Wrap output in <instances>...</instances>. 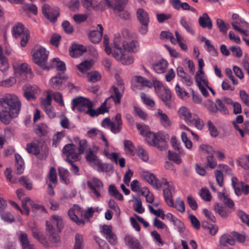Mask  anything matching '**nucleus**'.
I'll list each match as a JSON object with an SVG mask.
<instances>
[{
    "instance_id": "nucleus-1",
    "label": "nucleus",
    "mask_w": 249,
    "mask_h": 249,
    "mask_svg": "<svg viewBox=\"0 0 249 249\" xmlns=\"http://www.w3.org/2000/svg\"><path fill=\"white\" fill-rule=\"evenodd\" d=\"M21 103L14 94H7L0 98V121L5 124H9L13 118L18 116Z\"/></svg>"
},
{
    "instance_id": "nucleus-2",
    "label": "nucleus",
    "mask_w": 249,
    "mask_h": 249,
    "mask_svg": "<svg viewBox=\"0 0 249 249\" xmlns=\"http://www.w3.org/2000/svg\"><path fill=\"white\" fill-rule=\"evenodd\" d=\"M33 60L35 63L43 69L50 70L52 66H47L48 52L42 47L35 48L32 52Z\"/></svg>"
},
{
    "instance_id": "nucleus-3",
    "label": "nucleus",
    "mask_w": 249,
    "mask_h": 249,
    "mask_svg": "<svg viewBox=\"0 0 249 249\" xmlns=\"http://www.w3.org/2000/svg\"><path fill=\"white\" fill-rule=\"evenodd\" d=\"M155 88L158 96L164 102L165 105L168 108H171L172 103L170 101L171 98L170 90L160 82H158L155 86Z\"/></svg>"
},
{
    "instance_id": "nucleus-4",
    "label": "nucleus",
    "mask_w": 249,
    "mask_h": 249,
    "mask_svg": "<svg viewBox=\"0 0 249 249\" xmlns=\"http://www.w3.org/2000/svg\"><path fill=\"white\" fill-rule=\"evenodd\" d=\"M137 18L141 24L139 28L140 32L144 35L148 30V25L150 22V18L148 13L142 8H139L136 12Z\"/></svg>"
},
{
    "instance_id": "nucleus-5",
    "label": "nucleus",
    "mask_w": 249,
    "mask_h": 249,
    "mask_svg": "<svg viewBox=\"0 0 249 249\" xmlns=\"http://www.w3.org/2000/svg\"><path fill=\"white\" fill-rule=\"evenodd\" d=\"M92 102L87 98L78 96L72 100V109L79 112H85L87 107H91Z\"/></svg>"
},
{
    "instance_id": "nucleus-6",
    "label": "nucleus",
    "mask_w": 249,
    "mask_h": 249,
    "mask_svg": "<svg viewBox=\"0 0 249 249\" xmlns=\"http://www.w3.org/2000/svg\"><path fill=\"white\" fill-rule=\"evenodd\" d=\"M29 205L32 208V211L36 212L38 209H41V212L46 213L47 212L44 206L35 203L29 197H25L22 201V207L25 212H22V214L28 215L30 213V209L28 207Z\"/></svg>"
},
{
    "instance_id": "nucleus-7",
    "label": "nucleus",
    "mask_w": 249,
    "mask_h": 249,
    "mask_svg": "<svg viewBox=\"0 0 249 249\" xmlns=\"http://www.w3.org/2000/svg\"><path fill=\"white\" fill-rule=\"evenodd\" d=\"M87 185L90 190V193L96 197L99 198L101 196V193L104 189L103 183L97 178H92L91 181L87 182Z\"/></svg>"
},
{
    "instance_id": "nucleus-8",
    "label": "nucleus",
    "mask_w": 249,
    "mask_h": 249,
    "mask_svg": "<svg viewBox=\"0 0 249 249\" xmlns=\"http://www.w3.org/2000/svg\"><path fill=\"white\" fill-rule=\"evenodd\" d=\"M42 12L44 17L51 22H55L59 15V9L57 7H51L45 4L42 7Z\"/></svg>"
},
{
    "instance_id": "nucleus-9",
    "label": "nucleus",
    "mask_w": 249,
    "mask_h": 249,
    "mask_svg": "<svg viewBox=\"0 0 249 249\" xmlns=\"http://www.w3.org/2000/svg\"><path fill=\"white\" fill-rule=\"evenodd\" d=\"M23 96L28 100H34L40 93V89L36 85L26 84L23 87Z\"/></svg>"
},
{
    "instance_id": "nucleus-10",
    "label": "nucleus",
    "mask_w": 249,
    "mask_h": 249,
    "mask_svg": "<svg viewBox=\"0 0 249 249\" xmlns=\"http://www.w3.org/2000/svg\"><path fill=\"white\" fill-rule=\"evenodd\" d=\"M82 214L83 211L81 208L77 205H73L68 211V215L71 220L79 226H83L85 224L83 219L78 218V215Z\"/></svg>"
},
{
    "instance_id": "nucleus-11",
    "label": "nucleus",
    "mask_w": 249,
    "mask_h": 249,
    "mask_svg": "<svg viewBox=\"0 0 249 249\" xmlns=\"http://www.w3.org/2000/svg\"><path fill=\"white\" fill-rule=\"evenodd\" d=\"M17 76H20L21 79L29 80L33 77L31 69L27 64L23 63L19 65L16 72Z\"/></svg>"
},
{
    "instance_id": "nucleus-12",
    "label": "nucleus",
    "mask_w": 249,
    "mask_h": 249,
    "mask_svg": "<svg viewBox=\"0 0 249 249\" xmlns=\"http://www.w3.org/2000/svg\"><path fill=\"white\" fill-rule=\"evenodd\" d=\"M61 230L56 229L52 226L48 225L46 229V235L49 241L53 244L57 243L60 241V237L59 233Z\"/></svg>"
},
{
    "instance_id": "nucleus-13",
    "label": "nucleus",
    "mask_w": 249,
    "mask_h": 249,
    "mask_svg": "<svg viewBox=\"0 0 249 249\" xmlns=\"http://www.w3.org/2000/svg\"><path fill=\"white\" fill-rule=\"evenodd\" d=\"M107 1V5L109 7L112 8L115 13L123 20H129L130 18V14L127 11L124 10L125 4L118 5L113 6L111 3Z\"/></svg>"
},
{
    "instance_id": "nucleus-14",
    "label": "nucleus",
    "mask_w": 249,
    "mask_h": 249,
    "mask_svg": "<svg viewBox=\"0 0 249 249\" xmlns=\"http://www.w3.org/2000/svg\"><path fill=\"white\" fill-rule=\"evenodd\" d=\"M125 51L121 53L114 51L112 52V56L117 60L120 61L123 64L128 65L131 64L134 62L133 57L131 55H127Z\"/></svg>"
},
{
    "instance_id": "nucleus-15",
    "label": "nucleus",
    "mask_w": 249,
    "mask_h": 249,
    "mask_svg": "<svg viewBox=\"0 0 249 249\" xmlns=\"http://www.w3.org/2000/svg\"><path fill=\"white\" fill-rule=\"evenodd\" d=\"M18 238L21 246L22 249H36L35 246L29 240L26 233L19 231Z\"/></svg>"
},
{
    "instance_id": "nucleus-16",
    "label": "nucleus",
    "mask_w": 249,
    "mask_h": 249,
    "mask_svg": "<svg viewBox=\"0 0 249 249\" xmlns=\"http://www.w3.org/2000/svg\"><path fill=\"white\" fill-rule=\"evenodd\" d=\"M113 51L118 52L119 53H121L124 51H125L126 49V45H127V43L126 42L123 38L121 37L120 35H115L113 40Z\"/></svg>"
},
{
    "instance_id": "nucleus-17",
    "label": "nucleus",
    "mask_w": 249,
    "mask_h": 249,
    "mask_svg": "<svg viewBox=\"0 0 249 249\" xmlns=\"http://www.w3.org/2000/svg\"><path fill=\"white\" fill-rule=\"evenodd\" d=\"M63 153L67 156L66 159H71L74 161L78 160V154L75 151V145L73 144H68L63 148Z\"/></svg>"
},
{
    "instance_id": "nucleus-18",
    "label": "nucleus",
    "mask_w": 249,
    "mask_h": 249,
    "mask_svg": "<svg viewBox=\"0 0 249 249\" xmlns=\"http://www.w3.org/2000/svg\"><path fill=\"white\" fill-rule=\"evenodd\" d=\"M87 51V48L83 45L74 44L70 48V55L72 57H78Z\"/></svg>"
},
{
    "instance_id": "nucleus-19",
    "label": "nucleus",
    "mask_w": 249,
    "mask_h": 249,
    "mask_svg": "<svg viewBox=\"0 0 249 249\" xmlns=\"http://www.w3.org/2000/svg\"><path fill=\"white\" fill-rule=\"evenodd\" d=\"M149 144L157 147L160 150H162L167 146L166 142L164 138L158 134H155V138L152 139V142Z\"/></svg>"
},
{
    "instance_id": "nucleus-20",
    "label": "nucleus",
    "mask_w": 249,
    "mask_h": 249,
    "mask_svg": "<svg viewBox=\"0 0 249 249\" xmlns=\"http://www.w3.org/2000/svg\"><path fill=\"white\" fill-rule=\"evenodd\" d=\"M97 27L99 31L93 30L90 31L88 35L90 40L93 43L96 44L100 42L103 32V27L101 24H98Z\"/></svg>"
},
{
    "instance_id": "nucleus-21",
    "label": "nucleus",
    "mask_w": 249,
    "mask_h": 249,
    "mask_svg": "<svg viewBox=\"0 0 249 249\" xmlns=\"http://www.w3.org/2000/svg\"><path fill=\"white\" fill-rule=\"evenodd\" d=\"M62 218L61 216L57 215H53L50 219L46 221V228L48 225H51L53 228H55L56 229L61 230L63 226Z\"/></svg>"
},
{
    "instance_id": "nucleus-22",
    "label": "nucleus",
    "mask_w": 249,
    "mask_h": 249,
    "mask_svg": "<svg viewBox=\"0 0 249 249\" xmlns=\"http://www.w3.org/2000/svg\"><path fill=\"white\" fill-rule=\"evenodd\" d=\"M174 185H170L163 190V196L165 202L169 207H174L172 193L174 192Z\"/></svg>"
},
{
    "instance_id": "nucleus-23",
    "label": "nucleus",
    "mask_w": 249,
    "mask_h": 249,
    "mask_svg": "<svg viewBox=\"0 0 249 249\" xmlns=\"http://www.w3.org/2000/svg\"><path fill=\"white\" fill-rule=\"evenodd\" d=\"M32 236L34 238L37 240L44 247H49V242L47 241L45 237L40 232V230L36 228H32L31 229Z\"/></svg>"
},
{
    "instance_id": "nucleus-24",
    "label": "nucleus",
    "mask_w": 249,
    "mask_h": 249,
    "mask_svg": "<svg viewBox=\"0 0 249 249\" xmlns=\"http://www.w3.org/2000/svg\"><path fill=\"white\" fill-rule=\"evenodd\" d=\"M111 89H113V92L107 99L109 101L112 99L116 105L120 104L124 90H121L119 88H116L115 86H112Z\"/></svg>"
},
{
    "instance_id": "nucleus-25",
    "label": "nucleus",
    "mask_w": 249,
    "mask_h": 249,
    "mask_svg": "<svg viewBox=\"0 0 249 249\" xmlns=\"http://www.w3.org/2000/svg\"><path fill=\"white\" fill-rule=\"evenodd\" d=\"M143 176L145 180L154 188L157 190H160L161 188V183L159 182L153 174L146 172L143 174Z\"/></svg>"
},
{
    "instance_id": "nucleus-26",
    "label": "nucleus",
    "mask_w": 249,
    "mask_h": 249,
    "mask_svg": "<svg viewBox=\"0 0 249 249\" xmlns=\"http://www.w3.org/2000/svg\"><path fill=\"white\" fill-rule=\"evenodd\" d=\"M179 118L183 120L187 124L192 123L191 120L192 118V114L190 110L185 107H181L178 110Z\"/></svg>"
},
{
    "instance_id": "nucleus-27",
    "label": "nucleus",
    "mask_w": 249,
    "mask_h": 249,
    "mask_svg": "<svg viewBox=\"0 0 249 249\" xmlns=\"http://www.w3.org/2000/svg\"><path fill=\"white\" fill-rule=\"evenodd\" d=\"M198 23L199 25L203 28H208L211 30L213 28L212 21L206 13H203L199 17Z\"/></svg>"
},
{
    "instance_id": "nucleus-28",
    "label": "nucleus",
    "mask_w": 249,
    "mask_h": 249,
    "mask_svg": "<svg viewBox=\"0 0 249 249\" xmlns=\"http://www.w3.org/2000/svg\"><path fill=\"white\" fill-rule=\"evenodd\" d=\"M124 242L125 244L131 249H141L139 241L131 235H126L124 237Z\"/></svg>"
},
{
    "instance_id": "nucleus-29",
    "label": "nucleus",
    "mask_w": 249,
    "mask_h": 249,
    "mask_svg": "<svg viewBox=\"0 0 249 249\" xmlns=\"http://www.w3.org/2000/svg\"><path fill=\"white\" fill-rule=\"evenodd\" d=\"M168 62L164 59H161L153 64V68L158 73L165 72L168 67Z\"/></svg>"
},
{
    "instance_id": "nucleus-30",
    "label": "nucleus",
    "mask_w": 249,
    "mask_h": 249,
    "mask_svg": "<svg viewBox=\"0 0 249 249\" xmlns=\"http://www.w3.org/2000/svg\"><path fill=\"white\" fill-rule=\"evenodd\" d=\"M156 116L159 118L160 123L164 127L168 128L171 125V122L169 118L161 109H158Z\"/></svg>"
},
{
    "instance_id": "nucleus-31",
    "label": "nucleus",
    "mask_w": 249,
    "mask_h": 249,
    "mask_svg": "<svg viewBox=\"0 0 249 249\" xmlns=\"http://www.w3.org/2000/svg\"><path fill=\"white\" fill-rule=\"evenodd\" d=\"M214 210L223 218H227L230 214L231 211L219 203H216L214 205Z\"/></svg>"
},
{
    "instance_id": "nucleus-32",
    "label": "nucleus",
    "mask_w": 249,
    "mask_h": 249,
    "mask_svg": "<svg viewBox=\"0 0 249 249\" xmlns=\"http://www.w3.org/2000/svg\"><path fill=\"white\" fill-rule=\"evenodd\" d=\"M86 159L89 163L91 166L94 167H96L97 165H99V163L100 161L98 157L94 154L90 149H89V151L87 153Z\"/></svg>"
},
{
    "instance_id": "nucleus-33",
    "label": "nucleus",
    "mask_w": 249,
    "mask_h": 249,
    "mask_svg": "<svg viewBox=\"0 0 249 249\" xmlns=\"http://www.w3.org/2000/svg\"><path fill=\"white\" fill-rule=\"evenodd\" d=\"M218 197L229 209H232L233 210H234V203L228 196L225 195L223 193L218 192Z\"/></svg>"
},
{
    "instance_id": "nucleus-34",
    "label": "nucleus",
    "mask_w": 249,
    "mask_h": 249,
    "mask_svg": "<svg viewBox=\"0 0 249 249\" xmlns=\"http://www.w3.org/2000/svg\"><path fill=\"white\" fill-rule=\"evenodd\" d=\"M171 3L174 9L179 10L182 9L184 10H189L190 6L187 2H181L180 0H171Z\"/></svg>"
},
{
    "instance_id": "nucleus-35",
    "label": "nucleus",
    "mask_w": 249,
    "mask_h": 249,
    "mask_svg": "<svg viewBox=\"0 0 249 249\" xmlns=\"http://www.w3.org/2000/svg\"><path fill=\"white\" fill-rule=\"evenodd\" d=\"M94 64L92 60H86L81 62L77 67L78 70L82 73H85L89 71Z\"/></svg>"
},
{
    "instance_id": "nucleus-36",
    "label": "nucleus",
    "mask_w": 249,
    "mask_h": 249,
    "mask_svg": "<svg viewBox=\"0 0 249 249\" xmlns=\"http://www.w3.org/2000/svg\"><path fill=\"white\" fill-rule=\"evenodd\" d=\"M74 142L78 144V154H83L86 149L87 148L88 143L86 140H80L79 138L77 137L74 139Z\"/></svg>"
},
{
    "instance_id": "nucleus-37",
    "label": "nucleus",
    "mask_w": 249,
    "mask_h": 249,
    "mask_svg": "<svg viewBox=\"0 0 249 249\" xmlns=\"http://www.w3.org/2000/svg\"><path fill=\"white\" fill-rule=\"evenodd\" d=\"M9 68V64L7 58L3 55L2 49L0 46V70L4 72Z\"/></svg>"
},
{
    "instance_id": "nucleus-38",
    "label": "nucleus",
    "mask_w": 249,
    "mask_h": 249,
    "mask_svg": "<svg viewBox=\"0 0 249 249\" xmlns=\"http://www.w3.org/2000/svg\"><path fill=\"white\" fill-rule=\"evenodd\" d=\"M204 106L208 110L213 114L217 113V104L210 100H207L204 103Z\"/></svg>"
},
{
    "instance_id": "nucleus-39",
    "label": "nucleus",
    "mask_w": 249,
    "mask_h": 249,
    "mask_svg": "<svg viewBox=\"0 0 249 249\" xmlns=\"http://www.w3.org/2000/svg\"><path fill=\"white\" fill-rule=\"evenodd\" d=\"M84 248L83 235L79 233L76 234L75 236V243L73 249H84Z\"/></svg>"
},
{
    "instance_id": "nucleus-40",
    "label": "nucleus",
    "mask_w": 249,
    "mask_h": 249,
    "mask_svg": "<svg viewBox=\"0 0 249 249\" xmlns=\"http://www.w3.org/2000/svg\"><path fill=\"white\" fill-rule=\"evenodd\" d=\"M13 35L15 37L17 38L24 34L25 32L24 26L22 24L18 23L13 27Z\"/></svg>"
},
{
    "instance_id": "nucleus-41",
    "label": "nucleus",
    "mask_w": 249,
    "mask_h": 249,
    "mask_svg": "<svg viewBox=\"0 0 249 249\" xmlns=\"http://www.w3.org/2000/svg\"><path fill=\"white\" fill-rule=\"evenodd\" d=\"M235 243V240L232 238V236H228L224 235L220 239V245L223 247L227 246L228 244L232 246Z\"/></svg>"
},
{
    "instance_id": "nucleus-42",
    "label": "nucleus",
    "mask_w": 249,
    "mask_h": 249,
    "mask_svg": "<svg viewBox=\"0 0 249 249\" xmlns=\"http://www.w3.org/2000/svg\"><path fill=\"white\" fill-rule=\"evenodd\" d=\"M216 23L219 31L223 34H226L230 27L229 24L226 23L223 19L220 18L216 19Z\"/></svg>"
},
{
    "instance_id": "nucleus-43",
    "label": "nucleus",
    "mask_w": 249,
    "mask_h": 249,
    "mask_svg": "<svg viewBox=\"0 0 249 249\" xmlns=\"http://www.w3.org/2000/svg\"><path fill=\"white\" fill-rule=\"evenodd\" d=\"M109 194L119 200H123V196L113 185H110L108 188Z\"/></svg>"
},
{
    "instance_id": "nucleus-44",
    "label": "nucleus",
    "mask_w": 249,
    "mask_h": 249,
    "mask_svg": "<svg viewBox=\"0 0 249 249\" xmlns=\"http://www.w3.org/2000/svg\"><path fill=\"white\" fill-rule=\"evenodd\" d=\"M192 123H189V125H195L198 129L201 130L204 126V122L198 117H194L191 120Z\"/></svg>"
},
{
    "instance_id": "nucleus-45",
    "label": "nucleus",
    "mask_w": 249,
    "mask_h": 249,
    "mask_svg": "<svg viewBox=\"0 0 249 249\" xmlns=\"http://www.w3.org/2000/svg\"><path fill=\"white\" fill-rule=\"evenodd\" d=\"M215 102L217 106V112L219 111L223 115H227L229 114V110L227 107L225 106L223 101L220 99H216Z\"/></svg>"
},
{
    "instance_id": "nucleus-46",
    "label": "nucleus",
    "mask_w": 249,
    "mask_h": 249,
    "mask_svg": "<svg viewBox=\"0 0 249 249\" xmlns=\"http://www.w3.org/2000/svg\"><path fill=\"white\" fill-rule=\"evenodd\" d=\"M133 198L136 201L134 208V210L139 213H142L144 212V209L142 207V202L140 198L133 196Z\"/></svg>"
},
{
    "instance_id": "nucleus-47",
    "label": "nucleus",
    "mask_w": 249,
    "mask_h": 249,
    "mask_svg": "<svg viewBox=\"0 0 249 249\" xmlns=\"http://www.w3.org/2000/svg\"><path fill=\"white\" fill-rule=\"evenodd\" d=\"M87 76L88 81L91 82H96L101 78V74L97 71L89 72Z\"/></svg>"
},
{
    "instance_id": "nucleus-48",
    "label": "nucleus",
    "mask_w": 249,
    "mask_h": 249,
    "mask_svg": "<svg viewBox=\"0 0 249 249\" xmlns=\"http://www.w3.org/2000/svg\"><path fill=\"white\" fill-rule=\"evenodd\" d=\"M124 149L126 153L128 155H133L135 149L133 142L129 140L124 141Z\"/></svg>"
},
{
    "instance_id": "nucleus-49",
    "label": "nucleus",
    "mask_w": 249,
    "mask_h": 249,
    "mask_svg": "<svg viewBox=\"0 0 249 249\" xmlns=\"http://www.w3.org/2000/svg\"><path fill=\"white\" fill-rule=\"evenodd\" d=\"M26 150L29 153L34 155H38L39 153V149L37 144L35 143H28Z\"/></svg>"
},
{
    "instance_id": "nucleus-50",
    "label": "nucleus",
    "mask_w": 249,
    "mask_h": 249,
    "mask_svg": "<svg viewBox=\"0 0 249 249\" xmlns=\"http://www.w3.org/2000/svg\"><path fill=\"white\" fill-rule=\"evenodd\" d=\"M63 79L61 77H54L51 79V86L55 89H60Z\"/></svg>"
},
{
    "instance_id": "nucleus-51",
    "label": "nucleus",
    "mask_w": 249,
    "mask_h": 249,
    "mask_svg": "<svg viewBox=\"0 0 249 249\" xmlns=\"http://www.w3.org/2000/svg\"><path fill=\"white\" fill-rule=\"evenodd\" d=\"M133 113L142 120H145L147 117L146 113L138 106H134Z\"/></svg>"
},
{
    "instance_id": "nucleus-52",
    "label": "nucleus",
    "mask_w": 249,
    "mask_h": 249,
    "mask_svg": "<svg viewBox=\"0 0 249 249\" xmlns=\"http://www.w3.org/2000/svg\"><path fill=\"white\" fill-rule=\"evenodd\" d=\"M138 49L139 44L138 42L135 40H132L129 44L127 43V45H126L125 51L136 52L138 50Z\"/></svg>"
},
{
    "instance_id": "nucleus-53",
    "label": "nucleus",
    "mask_w": 249,
    "mask_h": 249,
    "mask_svg": "<svg viewBox=\"0 0 249 249\" xmlns=\"http://www.w3.org/2000/svg\"><path fill=\"white\" fill-rule=\"evenodd\" d=\"M135 80L139 83L141 84L142 86L147 87H151L152 86V83L148 80L141 76H136L134 77Z\"/></svg>"
},
{
    "instance_id": "nucleus-54",
    "label": "nucleus",
    "mask_w": 249,
    "mask_h": 249,
    "mask_svg": "<svg viewBox=\"0 0 249 249\" xmlns=\"http://www.w3.org/2000/svg\"><path fill=\"white\" fill-rule=\"evenodd\" d=\"M137 154L139 157L143 161L146 162L149 160V156L147 152L142 148L139 147L137 149Z\"/></svg>"
},
{
    "instance_id": "nucleus-55",
    "label": "nucleus",
    "mask_w": 249,
    "mask_h": 249,
    "mask_svg": "<svg viewBox=\"0 0 249 249\" xmlns=\"http://www.w3.org/2000/svg\"><path fill=\"white\" fill-rule=\"evenodd\" d=\"M180 24L186 30V31L192 35L194 34V31L191 26V24L187 22L184 17L180 18Z\"/></svg>"
},
{
    "instance_id": "nucleus-56",
    "label": "nucleus",
    "mask_w": 249,
    "mask_h": 249,
    "mask_svg": "<svg viewBox=\"0 0 249 249\" xmlns=\"http://www.w3.org/2000/svg\"><path fill=\"white\" fill-rule=\"evenodd\" d=\"M199 195L205 201H210L212 199L211 193L207 188H202Z\"/></svg>"
},
{
    "instance_id": "nucleus-57",
    "label": "nucleus",
    "mask_w": 249,
    "mask_h": 249,
    "mask_svg": "<svg viewBox=\"0 0 249 249\" xmlns=\"http://www.w3.org/2000/svg\"><path fill=\"white\" fill-rule=\"evenodd\" d=\"M53 65L57 68L58 71H63L66 69L64 62L59 60L58 58H55L53 60Z\"/></svg>"
},
{
    "instance_id": "nucleus-58",
    "label": "nucleus",
    "mask_w": 249,
    "mask_h": 249,
    "mask_svg": "<svg viewBox=\"0 0 249 249\" xmlns=\"http://www.w3.org/2000/svg\"><path fill=\"white\" fill-rule=\"evenodd\" d=\"M160 38L162 39H170L171 43H176V39L172 33L168 31H162L160 33Z\"/></svg>"
},
{
    "instance_id": "nucleus-59",
    "label": "nucleus",
    "mask_w": 249,
    "mask_h": 249,
    "mask_svg": "<svg viewBox=\"0 0 249 249\" xmlns=\"http://www.w3.org/2000/svg\"><path fill=\"white\" fill-rule=\"evenodd\" d=\"M59 176L60 178L65 183H67L68 182V178L69 176V172L64 168H60L58 169Z\"/></svg>"
},
{
    "instance_id": "nucleus-60",
    "label": "nucleus",
    "mask_w": 249,
    "mask_h": 249,
    "mask_svg": "<svg viewBox=\"0 0 249 249\" xmlns=\"http://www.w3.org/2000/svg\"><path fill=\"white\" fill-rule=\"evenodd\" d=\"M0 215L1 218L5 222L12 223L15 221L14 217L8 212H4L3 211H0Z\"/></svg>"
},
{
    "instance_id": "nucleus-61",
    "label": "nucleus",
    "mask_w": 249,
    "mask_h": 249,
    "mask_svg": "<svg viewBox=\"0 0 249 249\" xmlns=\"http://www.w3.org/2000/svg\"><path fill=\"white\" fill-rule=\"evenodd\" d=\"M47 96L45 100L42 101V106L43 107L44 109H45L48 107H51V97H52V93L50 90L47 91Z\"/></svg>"
},
{
    "instance_id": "nucleus-62",
    "label": "nucleus",
    "mask_w": 249,
    "mask_h": 249,
    "mask_svg": "<svg viewBox=\"0 0 249 249\" xmlns=\"http://www.w3.org/2000/svg\"><path fill=\"white\" fill-rule=\"evenodd\" d=\"M199 150L201 152L209 154L210 155V156L213 155V154L214 153L213 148L208 145H201L199 147Z\"/></svg>"
},
{
    "instance_id": "nucleus-63",
    "label": "nucleus",
    "mask_w": 249,
    "mask_h": 249,
    "mask_svg": "<svg viewBox=\"0 0 249 249\" xmlns=\"http://www.w3.org/2000/svg\"><path fill=\"white\" fill-rule=\"evenodd\" d=\"M174 208H176L177 210L180 213H183L185 211V204L182 199L180 198L176 200V204H174Z\"/></svg>"
},
{
    "instance_id": "nucleus-64",
    "label": "nucleus",
    "mask_w": 249,
    "mask_h": 249,
    "mask_svg": "<svg viewBox=\"0 0 249 249\" xmlns=\"http://www.w3.org/2000/svg\"><path fill=\"white\" fill-rule=\"evenodd\" d=\"M239 96L241 101L249 107V95L244 90H241L239 91Z\"/></svg>"
}]
</instances>
